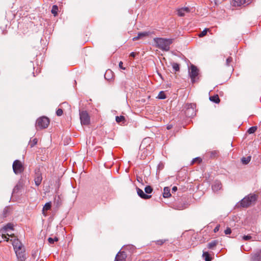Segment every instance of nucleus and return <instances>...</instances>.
Segmentation results:
<instances>
[{
	"instance_id": "nucleus-36",
	"label": "nucleus",
	"mask_w": 261,
	"mask_h": 261,
	"mask_svg": "<svg viewBox=\"0 0 261 261\" xmlns=\"http://www.w3.org/2000/svg\"><path fill=\"white\" fill-rule=\"evenodd\" d=\"M63 114V110L61 109H59L56 111V114L58 116H60Z\"/></svg>"
},
{
	"instance_id": "nucleus-49",
	"label": "nucleus",
	"mask_w": 261,
	"mask_h": 261,
	"mask_svg": "<svg viewBox=\"0 0 261 261\" xmlns=\"http://www.w3.org/2000/svg\"><path fill=\"white\" fill-rule=\"evenodd\" d=\"M7 212V210L6 209H5L4 212L5 213V212Z\"/></svg>"
},
{
	"instance_id": "nucleus-7",
	"label": "nucleus",
	"mask_w": 261,
	"mask_h": 261,
	"mask_svg": "<svg viewBox=\"0 0 261 261\" xmlns=\"http://www.w3.org/2000/svg\"><path fill=\"white\" fill-rule=\"evenodd\" d=\"M198 73L199 70L198 68L195 65H191L190 69L189 71V74L193 83L195 82V78L198 75Z\"/></svg>"
},
{
	"instance_id": "nucleus-1",
	"label": "nucleus",
	"mask_w": 261,
	"mask_h": 261,
	"mask_svg": "<svg viewBox=\"0 0 261 261\" xmlns=\"http://www.w3.org/2000/svg\"><path fill=\"white\" fill-rule=\"evenodd\" d=\"M12 242V245L15 250L16 255L19 261H24L25 259V254L23 246L21 242L17 239L11 240Z\"/></svg>"
},
{
	"instance_id": "nucleus-24",
	"label": "nucleus",
	"mask_w": 261,
	"mask_h": 261,
	"mask_svg": "<svg viewBox=\"0 0 261 261\" xmlns=\"http://www.w3.org/2000/svg\"><path fill=\"white\" fill-rule=\"evenodd\" d=\"M203 257L204 258L205 261H211L212 258L207 252H203L202 254Z\"/></svg>"
},
{
	"instance_id": "nucleus-25",
	"label": "nucleus",
	"mask_w": 261,
	"mask_h": 261,
	"mask_svg": "<svg viewBox=\"0 0 261 261\" xmlns=\"http://www.w3.org/2000/svg\"><path fill=\"white\" fill-rule=\"evenodd\" d=\"M171 64L175 71H178L179 70V65L178 64L173 62Z\"/></svg>"
},
{
	"instance_id": "nucleus-38",
	"label": "nucleus",
	"mask_w": 261,
	"mask_h": 261,
	"mask_svg": "<svg viewBox=\"0 0 261 261\" xmlns=\"http://www.w3.org/2000/svg\"><path fill=\"white\" fill-rule=\"evenodd\" d=\"M251 236H250V235H246V236H244L243 237V239L244 240H245V241H248V240H249L251 239Z\"/></svg>"
},
{
	"instance_id": "nucleus-22",
	"label": "nucleus",
	"mask_w": 261,
	"mask_h": 261,
	"mask_svg": "<svg viewBox=\"0 0 261 261\" xmlns=\"http://www.w3.org/2000/svg\"><path fill=\"white\" fill-rule=\"evenodd\" d=\"M116 121L117 123H122V124L125 122V118L123 116H116Z\"/></svg>"
},
{
	"instance_id": "nucleus-45",
	"label": "nucleus",
	"mask_w": 261,
	"mask_h": 261,
	"mask_svg": "<svg viewBox=\"0 0 261 261\" xmlns=\"http://www.w3.org/2000/svg\"><path fill=\"white\" fill-rule=\"evenodd\" d=\"M3 238L5 239L6 241L8 242L9 239L7 238L6 236L3 234Z\"/></svg>"
},
{
	"instance_id": "nucleus-47",
	"label": "nucleus",
	"mask_w": 261,
	"mask_h": 261,
	"mask_svg": "<svg viewBox=\"0 0 261 261\" xmlns=\"http://www.w3.org/2000/svg\"><path fill=\"white\" fill-rule=\"evenodd\" d=\"M159 244H162L164 243V242L163 241H159Z\"/></svg>"
},
{
	"instance_id": "nucleus-29",
	"label": "nucleus",
	"mask_w": 261,
	"mask_h": 261,
	"mask_svg": "<svg viewBox=\"0 0 261 261\" xmlns=\"http://www.w3.org/2000/svg\"><path fill=\"white\" fill-rule=\"evenodd\" d=\"M160 99H164L166 98V95L163 91H161L157 97Z\"/></svg>"
},
{
	"instance_id": "nucleus-42",
	"label": "nucleus",
	"mask_w": 261,
	"mask_h": 261,
	"mask_svg": "<svg viewBox=\"0 0 261 261\" xmlns=\"http://www.w3.org/2000/svg\"><path fill=\"white\" fill-rule=\"evenodd\" d=\"M122 65H123V62L122 61H120L119 63V67L120 68H121L123 70H124L125 68L123 67Z\"/></svg>"
},
{
	"instance_id": "nucleus-26",
	"label": "nucleus",
	"mask_w": 261,
	"mask_h": 261,
	"mask_svg": "<svg viewBox=\"0 0 261 261\" xmlns=\"http://www.w3.org/2000/svg\"><path fill=\"white\" fill-rule=\"evenodd\" d=\"M58 7L56 5H54L52 7L51 13L54 16H56L58 14Z\"/></svg>"
},
{
	"instance_id": "nucleus-21",
	"label": "nucleus",
	"mask_w": 261,
	"mask_h": 261,
	"mask_svg": "<svg viewBox=\"0 0 261 261\" xmlns=\"http://www.w3.org/2000/svg\"><path fill=\"white\" fill-rule=\"evenodd\" d=\"M218 241L217 240H214L210 242L207 245V247L209 249H213L218 244Z\"/></svg>"
},
{
	"instance_id": "nucleus-43",
	"label": "nucleus",
	"mask_w": 261,
	"mask_h": 261,
	"mask_svg": "<svg viewBox=\"0 0 261 261\" xmlns=\"http://www.w3.org/2000/svg\"><path fill=\"white\" fill-rule=\"evenodd\" d=\"M219 227H220V226H219V225H217V226L214 228V232H218V231H219Z\"/></svg>"
},
{
	"instance_id": "nucleus-2",
	"label": "nucleus",
	"mask_w": 261,
	"mask_h": 261,
	"mask_svg": "<svg viewBox=\"0 0 261 261\" xmlns=\"http://www.w3.org/2000/svg\"><path fill=\"white\" fill-rule=\"evenodd\" d=\"M153 41L155 46L160 49L164 51H168L170 49V45L173 42L172 39H165L163 38H154Z\"/></svg>"
},
{
	"instance_id": "nucleus-41",
	"label": "nucleus",
	"mask_w": 261,
	"mask_h": 261,
	"mask_svg": "<svg viewBox=\"0 0 261 261\" xmlns=\"http://www.w3.org/2000/svg\"><path fill=\"white\" fill-rule=\"evenodd\" d=\"M149 140H150V139H149V138H145V139L143 140V141H142V143H141V146H141V147H143V144H144L145 142H147L148 141H149Z\"/></svg>"
},
{
	"instance_id": "nucleus-46",
	"label": "nucleus",
	"mask_w": 261,
	"mask_h": 261,
	"mask_svg": "<svg viewBox=\"0 0 261 261\" xmlns=\"http://www.w3.org/2000/svg\"><path fill=\"white\" fill-rule=\"evenodd\" d=\"M130 56L134 58L136 56V53H135L134 52H132L130 54Z\"/></svg>"
},
{
	"instance_id": "nucleus-39",
	"label": "nucleus",
	"mask_w": 261,
	"mask_h": 261,
	"mask_svg": "<svg viewBox=\"0 0 261 261\" xmlns=\"http://www.w3.org/2000/svg\"><path fill=\"white\" fill-rule=\"evenodd\" d=\"M20 187H21V185L19 184V183H18L15 186V187L13 189V191L15 192L16 191L18 190L20 188Z\"/></svg>"
},
{
	"instance_id": "nucleus-3",
	"label": "nucleus",
	"mask_w": 261,
	"mask_h": 261,
	"mask_svg": "<svg viewBox=\"0 0 261 261\" xmlns=\"http://www.w3.org/2000/svg\"><path fill=\"white\" fill-rule=\"evenodd\" d=\"M257 196L255 194H250L245 197L243 199L238 203L236 206L238 207H247L249 206L253 202L257 200Z\"/></svg>"
},
{
	"instance_id": "nucleus-32",
	"label": "nucleus",
	"mask_w": 261,
	"mask_h": 261,
	"mask_svg": "<svg viewBox=\"0 0 261 261\" xmlns=\"http://www.w3.org/2000/svg\"><path fill=\"white\" fill-rule=\"evenodd\" d=\"M48 241L50 244H54L55 242L58 241V238L57 237H55L54 238H49Z\"/></svg>"
},
{
	"instance_id": "nucleus-40",
	"label": "nucleus",
	"mask_w": 261,
	"mask_h": 261,
	"mask_svg": "<svg viewBox=\"0 0 261 261\" xmlns=\"http://www.w3.org/2000/svg\"><path fill=\"white\" fill-rule=\"evenodd\" d=\"M218 152L217 151H213L211 152V157H215L217 155Z\"/></svg>"
},
{
	"instance_id": "nucleus-33",
	"label": "nucleus",
	"mask_w": 261,
	"mask_h": 261,
	"mask_svg": "<svg viewBox=\"0 0 261 261\" xmlns=\"http://www.w3.org/2000/svg\"><path fill=\"white\" fill-rule=\"evenodd\" d=\"M208 30V29H205L199 35V36L200 37H202L203 36H204L207 32V31Z\"/></svg>"
},
{
	"instance_id": "nucleus-10",
	"label": "nucleus",
	"mask_w": 261,
	"mask_h": 261,
	"mask_svg": "<svg viewBox=\"0 0 261 261\" xmlns=\"http://www.w3.org/2000/svg\"><path fill=\"white\" fill-rule=\"evenodd\" d=\"M222 188V185L220 181L216 180L214 182L212 186V190L216 192L220 190Z\"/></svg>"
},
{
	"instance_id": "nucleus-20",
	"label": "nucleus",
	"mask_w": 261,
	"mask_h": 261,
	"mask_svg": "<svg viewBox=\"0 0 261 261\" xmlns=\"http://www.w3.org/2000/svg\"><path fill=\"white\" fill-rule=\"evenodd\" d=\"M210 100L216 103H218L220 102V98L218 95L210 96Z\"/></svg>"
},
{
	"instance_id": "nucleus-30",
	"label": "nucleus",
	"mask_w": 261,
	"mask_h": 261,
	"mask_svg": "<svg viewBox=\"0 0 261 261\" xmlns=\"http://www.w3.org/2000/svg\"><path fill=\"white\" fill-rule=\"evenodd\" d=\"M257 128V127L256 126H252L248 129L247 132L250 134H253L256 130Z\"/></svg>"
},
{
	"instance_id": "nucleus-48",
	"label": "nucleus",
	"mask_w": 261,
	"mask_h": 261,
	"mask_svg": "<svg viewBox=\"0 0 261 261\" xmlns=\"http://www.w3.org/2000/svg\"><path fill=\"white\" fill-rule=\"evenodd\" d=\"M171 128V125H168V126H167V128L168 129H170Z\"/></svg>"
},
{
	"instance_id": "nucleus-23",
	"label": "nucleus",
	"mask_w": 261,
	"mask_h": 261,
	"mask_svg": "<svg viewBox=\"0 0 261 261\" xmlns=\"http://www.w3.org/2000/svg\"><path fill=\"white\" fill-rule=\"evenodd\" d=\"M251 160V156H248L246 158L243 157L241 159L242 163L244 165H247Z\"/></svg>"
},
{
	"instance_id": "nucleus-28",
	"label": "nucleus",
	"mask_w": 261,
	"mask_h": 261,
	"mask_svg": "<svg viewBox=\"0 0 261 261\" xmlns=\"http://www.w3.org/2000/svg\"><path fill=\"white\" fill-rule=\"evenodd\" d=\"M112 71L111 70H108L105 75V79L109 80L111 77L110 75L112 74Z\"/></svg>"
},
{
	"instance_id": "nucleus-9",
	"label": "nucleus",
	"mask_w": 261,
	"mask_h": 261,
	"mask_svg": "<svg viewBox=\"0 0 261 261\" xmlns=\"http://www.w3.org/2000/svg\"><path fill=\"white\" fill-rule=\"evenodd\" d=\"M126 257L124 251H119L115 257V261H125Z\"/></svg>"
},
{
	"instance_id": "nucleus-37",
	"label": "nucleus",
	"mask_w": 261,
	"mask_h": 261,
	"mask_svg": "<svg viewBox=\"0 0 261 261\" xmlns=\"http://www.w3.org/2000/svg\"><path fill=\"white\" fill-rule=\"evenodd\" d=\"M231 232V230L230 228L229 227H227L224 231V233L225 234L227 235V234H230Z\"/></svg>"
},
{
	"instance_id": "nucleus-14",
	"label": "nucleus",
	"mask_w": 261,
	"mask_h": 261,
	"mask_svg": "<svg viewBox=\"0 0 261 261\" xmlns=\"http://www.w3.org/2000/svg\"><path fill=\"white\" fill-rule=\"evenodd\" d=\"M245 0H232L231 4L234 7H239L245 4Z\"/></svg>"
},
{
	"instance_id": "nucleus-31",
	"label": "nucleus",
	"mask_w": 261,
	"mask_h": 261,
	"mask_svg": "<svg viewBox=\"0 0 261 261\" xmlns=\"http://www.w3.org/2000/svg\"><path fill=\"white\" fill-rule=\"evenodd\" d=\"M37 143V139L36 138L33 139L32 140H30L29 145L31 147H34Z\"/></svg>"
},
{
	"instance_id": "nucleus-35",
	"label": "nucleus",
	"mask_w": 261,
	"mask_h": 261,
	"mask_svg": "<svg viewBox=\"0 0 261 261\" xmlns=\"http://www.w3.org/2000/svg\"><path fill=\"white\" fill-rule=\"evenodd\" d=\"M201 161H202V160L201 159V158L197 157V158H194L192 160V164H194L196 162H198V163H200Z\"/></svg>"
},
{
	"instance_id": "nucleus-16",
	"label": "nucleus",
	"mask_w": 261,
	"mask_h": 261,
	"mask_svg": "<svg viewBox=\"0 0 261 261\" xmlns=\"http://www.w3.org/2000/svg\"><path fill=\"white\" fill-rule=\"evenodd\" d=\"M252 261H261V250L253 256Z\"/></svg>"
},
{
	"instance_id": "nucleus-18",
	"label": "nucleus",
	"mask_w": 261,
	"mask_h": 261,
	"mask_svg": "<svg viewBox=\"0 0 261 261\" xmlns=\"http://www.w3.org/2000/svg\"><path fill=\"white\" fill-rule=\"evenodd\" d=\"M51 203L50 202H47L45 204L44 207H43V210H42V212H43L42 213L43 214V215L45 216H46V214L44 212L50 210L51 208Z\"/></svg>"
},
{
	"instance_id": "nucleus-5",
	"label": "nucleus",
	"mask_w": 261,
	"mask_h": 261,
	"mask_svg": "<svg viewBox=\"0 0 261 261\" xmlns=\"http://www.w3.org/2000/svg\"><path fill=\"white\" fill-rule=\"evenodd\" d=\"M13 169L14 172L16 174H18L23 172L24 168L20 161L15 160L13 164Z\"/></svg>"
},
{
	"instance_id": "nucleus-27",
	"label": "nucleus",
	"mask_w": 261,
	"mask_h": 261,
	"mask_svg": "<svg viewBox=\"0 0 261 261\" xmlns=\"http://www.w3.org/2000/svg\"><path fill=\"white\" fill-rule=\"evenodd\" d=\"M145 192L146 194H150L152 193L153 189L150 186H147L145 188Z\"/></svg>"
},
{
	"instance_id": "nucleus-11",
	"label": "nucleus",
	"mask_w": 261,
	"mask_h": 261,
	"mask_svg": "<svg viewBox=\"0 0 261 261\" xmlns=\"http://www.w3.org/2000/svg\"><path fill=\"white\" fill-rule=\"evenodd\" d=\"M137 191L138 195L142 199H148L151 198V195L145 194L142 190L137 188Z\"/></svg>"
},
{
	"instance_id": "nucleus-12",
	"label": "nucleus",
	"mask_w": 261,
	"mask_h": 261,
	"mask_svg": "<svg viewBox=\"0 0 261 261\" xmlns=\"http://www.w3.org/2000/svg\"><path fill=\"white\" fill-rule=\"evenodd\" d=\"M150 34V32H140L138 34V35L136 37H135L133 38V40L136 41L138 39H142L146 36H149Z\"/></svg>"
},
{
	"instance_id": "nucleus-17",
	"label": "nucleus",
	"mask_w": 261,
	"mask_h": 261,
	"mask_svg": "<svg viewBox=\"0 0 261 261\" xmlns=\"http://www.w3.org/2000/svg\"><path fill=\"white\" fill-rule=\"evenodd\" d=\"M170 190L169 187H165L164 189L163 197L168 198L171 196Z\"/></svg>"
},
{
	"instance_id": "nucleus-50",
	"label": "nucleus",
	"mask_w": 261,
	"mask_h": 261,
	"mask_svg": "<svg viewBox=\"0 0 261 261\" xmlns=\"http://www.w3.org/2000/svg\"><path fill=\"white\" fill-rule=\"evenodd\" d=\"M8 236H11V234L9 235L8 233L7 234Z\"/></svg>"
},
{
	"instance_id": "nucleus-4",
	"label": "nucleus",
	"mask_w": 261,
	"mask_h": 261,
	"mask_svg": "<svg viewBox=\"0 0 261 261\" xmlns=\"http://www.w3.org/2000/svg\"><path fill=\"white\" fill-rule=\"evenodd\" d=\"M49 123L48 118L45 116H42L38 118L36 123V127L38 129H43L47 127Z\"/></svg>"
},
{
	"instance_id": "nucleus-44",
	"label": "nucleus",
	"mask_w": 261,
	"mask_h": 261,
	"mask_svg": "<svg viewBox=\"0 0 261 261\" xmlns=\"http://www.w3.org/2000/svg\"><path fill=\"white\" fill-rule=\"evenodd\" d=\"M177 190V188L176 186H174L172 188V193L175 192Z\"/></svg>"
},
{
	"instance_id": "nucleus-8",
	"label": "nucleus",
	"mask_w": 261,
	"mask_h": 261,
	"mask_svg": "<svg viewBox=\"0 0 261 261\" xmlns=\"http://www.w3.org/2000/svg\"><path fill=\"white\" fill-rule=\"evenodd\" d=\"M195 105L193 103H190L187 105V110L186 114L187 116L190 117L195 115Z\"/></svg>"
},
{
	"instance_id": "nucleus-13",
	"label": "nucleus",
	"mask_w": 261,
	"mask_h": 261,
	"mask_svg": "<svg viewBox=\"0 0 261 261\" xmlns=\"http://www.w3.org/2000/svg\"><path fill=\"white\" fill-rule=\"evenodd\" d=\"M42 180V177L41 174L40 173H36L34 179L35 185L37 186H39L40 185Z\"/></svg>"
},
{
	"instance_id": "nucleus-15",
	"label": "nucleus",
	"mask_w": 261,
	"mask_h": 261,
	"mask_svg": "<svg viewBox=\"0 0 261 261\" xmlns=\"http://www.w3.org/2000/svg\"><path fill=\"white\" fill-rule=\"evenodd\" d=\"M189 12V8L188 7H185L178 9L177 13L179 16H184L186 13H188Z\"/></svg>"
},
{
	"instance_id": "nucleus-34",
	"label": "nucleus",
	"mask_w": 261,
	"mask_h": 261,
	"mask_svg": "<svg viewBox=\"0 0 261 261\" xmlns=\"http://www.w3.org/2000/svg\"><path fill=\"white\" fill-rule=\"evenodd\" d=\"M232 58L230 57H228L226 61V65L227 66H229L230 65V63L232 62Z\"/></svg>"
},
{
	"instance_id": "nucleus-19",
	"label": "nucleus",
	"mask_w": 261,
	"mask_h": 261,
	"mask_svg": "<svg viewBox=\"0 0 261 261\" xmlns=\"http://www.w3.org/2000/svg\"><path fill=\"white\" fill-rule=\"evenodd\" d=\"M13 229V225L11 223H8L6 226L3 227V229L2 230V232H6L9 230Z\"/></svg>"
},
{
	"instance_id": "nucleus-6",
	"label": "nucleus",
	"mask_w": 261,
	"mask_h": 261,
	"mask_svg": "<svg viewBox=\"0 0 261 261\" xmlns=\"http://www.w3.org/2000/svg\"><path fill=\"white\" fill-rule=\"evenodd\" d=\"M81 123L82 125H88L90 122V117L86 111L80 113Z\"/></svg>"
}]
</instances>
